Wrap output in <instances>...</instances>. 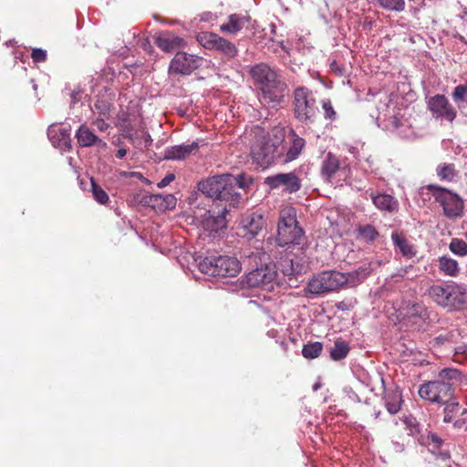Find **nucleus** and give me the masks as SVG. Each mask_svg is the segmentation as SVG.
Listing matches in <instances>:
<instances>
[{"label": "nucleus", "mask_w": 467, "mask_h": 467, "mask_svg": "<svg viewBox=\"0 0 467 467\" xmlns=\"http://www.w3.org/2000/svg\"><path fill=\"white\" fill-rule=\"evenodd\" d=\"M467 95V80L463 84L456 86L451 93L453 101L460 105V103L465 101Z\"/></svg>", "instance_id": "c03bdc74"}, {"label": "nucleus", "mask_w": 467, "mask_h": 467, "mask_svg": "<svg viewBox=\"0 0 467 467\" xmlns=\"http://www.w3.org/2000/svg\"><path fill=\"white\" fill-rule=\"evenodd\" d=\"M453 335L451 332L441 334L433 338L434 345L442 346L451 341Z\"/></svg>", "instance_id": "3c124183"}, {"label": "nucleus", "mask_w": 467, "mask_h": 467, "mask_svg": "<svg viewBox=\"0 0 467 467\" xmlns=\"http://www.w3.org/2000/svg\"><path fill=\"white\" fill-rule=\"evenodd\" d=\"M305 232L302 227H295V229L288 228L277 230L276 242L279 246L294 245L301 246L304 249L305 244Z\"/></svg>", "instance_id": "a211bd4d"}, {"label": "nucleus", "mask_w": 467, "mask_h": 467, "mask_svg": "<svg viewBox=\"0 0 467 467\" xmlns=\"http://www.w3.org/2000/svg\"><path fill=\"white\" fill-rule=\"evenodd\" d=\"M197 41L203 47L215 49L230 58L234 57L238 52L232 42L213 32H201L197 36Z\"/></svg>", "instance_id": "9b49d317"}, {"label": "nucleus", "mask_w": 467, "mask_h": 467, "mask_svg": "<svg viewBox=\"0 0 467 467\" xmlns=\"http://www.w3.org/2000/svg\"><path fill=\"white\" fill-rule=\"evenodd\" d=\"M286 90L287 84L280 76L258 90L259 100L265 105L275 108L284 101Z\"/></svg>", "instance_id": "1a4fd4ad"}, {"label": "nucleus", "mask_w": 467, "mask_h": 467, "mask_svg": "<svg viewBox=\"0 0 467 467\" xmlns=\"http://www.w3.org/2000/svg\"><path fill=\"white\" fill-rule=\"evenodd\" d=\"M451 423L453 424V427L455 429L466 430V428H467V414L458 416L457 418H455V420H453V421H451Z\"/></svg>", "instance_id": "603ef678"}, {"label": "nucleus", "mask_w": 467, "mask_h": 467, "mask_svg": "<svg viewBox=\"0 0 467 467\" xmlns=\"http://www.w3.org/2000/svg\"><path fill=\"white\" fill-rule=\"evenodd\" d=\"M455 357L459 360L461 358H466L467 359V345H461L455 348Z\"/></svg>", "instance_id": "5fc2aeb1"}, {"label": "nucleus", "mask_w": 467, "mask_h": 467, "mask_svg": "<svg viewBox=\"0 0 467 467\" xmlns=\"http://www.w3.org/2000/svg\"><path fill=\"white\" fill-rule=\"evenodd\" d=\"M154 42L159 48L166 53H172L186 45V42L182 37L171 33H165L157 36Z\"/></svg>", "instance_id": "4be33fe9"}, {"label": "nucleus", "mask_w": 467, "mask_h": 467, "mask_svg": "<svg viewBox=\"0 0 467 467\" xmlns=\"http://www.w3.org/2000/svg\"><path fill=\"white\" fill-rule=\"evenodd\" d=\"M275 266V269L277 270V273L280 275L281 279L285 280L284 285H278V287H293L296 286L297 279L296 275L299 273V271L295 267L294 261L287 254L283 255L276 262V264H272Z\"/></svg>", "instance_id": "dca6fc26"}, {"label": "nucleus", "mask_w": 467, "mask_h": 467, "mask_svg": "<svg viewBox=\"0 0 467 467\" xmlns=\"http://www.w3.org/2000/svg\"><path fill=\"white\" fill-rule=\"evenodd\" d=\"M430 297L443 307L462 308L467 305L466 288L452 284L433 285L429 288Z\"/></svg>", "instance_id": "423d86ee"}, {"label": "nucleus", "mask_w": 467, "mask_h": 467, "mask_svg": "<svg viewBox=\"0 0 467 467\" xmlns=\"http://www.w3.org/2000/svg\"><path fill=\"white\" fill-rule=\"evenodd\" d=\"M31 57L35 63H43L47 58V51L42 48H34Z\"/></svg>", "instance_id": "de8ad7c7"}, {"label": "nucleus", "mask_w": 467, "mask_h": 467, "mask_svg": "<svg viewBox=\"0 0 467 467\" xmlns=\"http://www.w3.org/2000/svg\"><path fill=\"white\" fill-rule=\"evenodd\" d=\"M331 69L336 70L338 69L337 64L336 61H333L330 65Z\"/></svg>", "instance_id": "338daca9"}, {"label": "nucleus", "mask_w": 467, "mask_h": 467, "mask_svg": "<svg viewBox=\"0 0 467 467\" xmlns=\"http://www.w3.org/2000/svg\"><path fill=\"white\" fill-rule=\"evenodd\" d=\"M372 272L371 263H362L357 269L346 275L348 284L355 285L358 283L364 281Z\"/></svg>", "instance_id": "72a5a7b5"}, {"label": "nucleus", "mask_w": 467, "mask_h": 467, "mask_svg": "<svg viewBox=\"0 0 467 467\" xmlns=\"http://www.w3.org/2000/svg\"><path fill=\"white\" fill-rule=\"evenodd\" d=\"M391 240L394 246L398 248L400 254L407 259H411L416 255L417 251L414 245L411 244L403 234L393 232L391 234Z\"/></svg>", "instance_id": "cd10ccee"}, {"label": "nucleus", "mask_w": 467, "mask_h": 467, "mask_svg": "<svg viewBox=\"0 0 467 467\" xmlns=\"http://www.w3.org/2000/svg\"><path fill=\"white\" fill-rule=\"evenodd\" d=\"M249 21V16L232 14L228 16L227 23L220 26V30L224 33L236 34L242 30Z\"/></svg>", "instance_id": "a878e982"}, {"label": "nucleus", "mask_w": 467, "mask_h": 467, "mask_svg": "<svg viewBox=\"0 0 467 467\" xmlns=\"http://www.w3.org/2000/svg\"><path fill=\"white\" fill-rule=\"evenodd\" d=\"M456 174L455 166L452 163H443L437 167V175L442 181L451 182Z\"/></svg>", "instance_id": "58836bf2"}, {"label": "nucleus", "mask_w": 467, "mask_h": 467, "mask_svg": "<svg viewBox=\"0 0 467 467\" xmlns=\"http://www.w3.org/2000/svg\"><path fill=\"white\" fill-rule=\"evenodd\" d=\"M439 377L442 381L458 380L461 378V372L455 368H444L440 372Z\"/></svg>", "instance_id": "a18cd8bd"}, {"label": "nucleus", "mask_w": 467, "mask_h": 467, "mask_svg": "<svg viewBox=\"0 0 467 467\" xmlns=\"http://www.w3.org/2000/svg\"><path fill=\"white\" fill-rule=\"evenodd\" d=\"M391 122H392V124L394 125L395 128H398L400 126V120L396 117L392 118V121Z\"/></svg>", "instance_id": "69168bd1"}, {"label": "nucleus", "mask_w": 467, "mask_h": 467, "mask_svg": "<svg viewBox=\"0 0 467 467\" xmlns=\"http://www.w3.org/2000/svg\"><path fill=\"white\" fill-rule=\"evenodd\" d=\"M427 442L429 445H432L434 449H439L443 443V440L434 432H429L427 436Z\"/></svg>", "instance_id": "09e8293b"}, {"label": "nucleus", "mask_w": 467, "mask_h": 467, "mask_svg": "<svg viewBox=\"0 0 467 467\" xmlns=\"http://www.w3.org/2000/svg\"><path fill=\"white\" fill-rule=\"evenodd\" d=\"M357 232L366 243H372L379 236L378 230L371 224L359 225Z\"/></svg>", "instance_id": "c9c22d12"}, {"label": "nucleus", "mask_w": 467, "mask_h": 467, "mask_svg": "<svg viewBox=\"0 0 467 467\" xmlns=\"http://www.w3.org/2000/svg\"><path fill=\"white\" fill-rule=\"evenodd\" d=\"M104 117L98 118L93 121V125L100 131H106L109 125L104 120Z\"/></svg>", "instance_id": "6e6d98bb"}, {"label": "nucleus", "mask_w": 467, "mask_h": 467, "mask_svg": "<svg viewBox=\"0 0 467 467\" xmlns=\"http://www.w3.org/2000/svg\"><path fill=\"white\" fill-rule=\"evenodd\" d=\"M175 180V175L173 173H168L161 182H158L157 186L159 188H164L168 186L171 182Z\"/></svg>", "instance_id": "4d7b16f0"}, {"label": "nucleus", "mask_w": 467, "mask_h": 467, "mask_svg": "<svg viewBox=\"0 0 467 467\" xmlns=\"http://www.w3.org/2000/svg\"><path fill=\"white\" fill-rule=\"evenodd\" d=\"M428 188L442 207L444 216L455 220L463 215L464 202L459 194L438 185L431 184Z\"/></svg>", "instance_id": "0eeeda50"}, {"label": "nucleus", "mask_w": 467, "mask_h": 467, "mask_svg": "<svg viewBox=\"0 0 467 467\" xmlns=\"http://www.w3.org/2000/svg\"><path fill=\"white\" fill-rule=\"evenodd\" d=\"M296 220V209L292 206H287L280 211L277 230L288 229L298 227Z\"/></svg>", "instance_id": "c756f323"}, {"label": "nucleus", "mask_w": 467, "mask_h": 467, "mask_svg": "<svg viewBox=\"0 0 467 467\" xmlns=\"http://www.w3.org/2000/svg\"><path fill=\"white\" fill-rule=\"evenodd\" d=\"M349 351V344L344 340L337 339L329 350V357L334 361H340L348 356Z\"/></svg>", "instance_id": "f704fd0d"}, {"label": "nucleus", "mask_w": 467, "mask_h": 467, "mask_svg": "<svg viewBox=\"0 0 467 467\" xmlns=\"http://www.w3.org/2000/svg\"><path fill=\"white\" fill-rule=\"evenodd\" d=\"M321 387H322L321 382H316V383L313 385V390H314V391H317Z\"/></svg>", "instance_id": "0e129e2a"}, {"label": "nucleus", "mask_w": 467, "mask_h": 467, "mask_svg": "<svg viewBox=\"0 0 467 467\" xmlns=\"http://www.w3.org/2000/svg\"><path fill=\"white\" fill-rule=\"evenodd\" d=\"M120 130L123 132V136L127 139H132V130L133 127L130 123H120L119 124Z\"/></svg>", "instance_id": "864d4df0"}, {"label": "nucleus", "mask_w": 467, "mask_h": 467, "mask_svg": "<svg viewBox=\"0 0 467 467\" xmlns=\"http://www.w3.org/2000/svg\"><path fill=\"white\" fill-rule=\"evenodd\" d=\"M427 108L431 113V116L435 119L452 122L457 116L456 109L442 94H437L429 98L427 100Z\"/></svg>", "instance_id": "ddd939ff"}, {"label": "nucleus", "mask_w": 467, "mask_h": 467, "mask_svg": "<svg viewBox=\"0 0 467 467\" xmlns=\"http://www.w3.org/2000/svg\"><path fill=\"white\" fill-rule=\"evenodd\" d=\"M253 182L252 177L244 172L237 175L223 173L199 182L198 190L218 207L232 210L237 208L244 200L238 190L245 191Z\"/></svg>", "instance_id": "f257e3e1"}, {"label": "nucleus", "mask_w": 467, "mask_h": 467, "mask_svg": "<svg viewBox=\"0 0 467 467\" xmlns=\"http://www.w3.org/2000/svg\"><path fill=\"white\" fill-rule=\"evenodd\" d=\"M78 95H79V91L74 90L71 93V103L72 104H76L78 101Z\"/></svg>", "instance_id": "052dcab7"}, {"label": "nucleus", "mask_w": 467, "mask_h": 467, "mask_svg": "<svg viewBox=\"0 0 467 467\" xmlns=\"http://www.w3.org/2000/svg\"><path fill=\"white\" fill-rule=\"evenodd\" d=\"M199 149V143L193 141L191 144L174 145L165 149L164 160L182 161Z\"/></svg>", "instance_id": "412c9836"}, {"label": "nucleus", "mask_w": 467, "mask_h": 467, "mask_svg": "<svg viewBox=\"0 0 467 467\" xmlns=\"http://www.w3.org/2000/svg\"><path fill=\"white\" fill-rule=\"evenodd\" d=\"M438 457L442 461H447L450 459V453L448 451H441L439 453Z\"/></svg>", "instance_id": "680f3d73"}, {"label": "nucleus", "mask_w": 467, "mask_h": 467, "mask_svg": "<svg viewBox=\"0 0 467 467\" xmlns=\"http://www.w3.org/2000/svg\"><path fill=\"white\" fill-rule=\"evenodd\" d=\"M144 205L155 207L161 205L164 209H172L176 205V198L172 194H150L145 195L141 201Z\"/></svg>", "instance_id": "393cba45"}, {"label": "nucleus", "mask_w": 467, "mask_h": 467, "mask_svg": "<svg viewBox=\"0 0 467 467\" xmlns=\"http://www.w3.org/2000/svg\"><path fill=\"white\" fill-rule=\"evenodd\" d=\"M127 155V150L126 149H119L116 152V157L119 160L123 159Z\"/></svg>", "instance_id": "bf43d9fd"}, {"label": "nucleus", "mask_w": 467, "mask_h": 467, "mask_svg": "<svg viewBox=\"0 0 467 467\" xmlns=\"http://www.w3.org/2000/svg\"><path fill=\"white\" fill-rule=\"evenodd\" d=\"M264 183L275 190L283 187V192L296 193L301 187V180L295 172L276 173L265 179Z\"/></svg>", "instance_id": "4468645a"}, {"label": "nucleus", "mask_w": 467, "mask_h": 467, "mask_svg": "<svg viewBox=\"0 0 467 467\" xmlns=\"http://www.w3.org/2000/svg\"><path fill=\"white\" fill-rule=\"evenodd\" d=\"M93 107L100 117H107L110 112L111 103L108 99L104 97H99L94 102Z\"/></svg>", "instance_id": "37998d69"}, {"label": "nucleus", "mask_w": 467, "mask_h": 467, "mask_svg": "<svg viewBox=\"0 0 467 467\" xmlns=\"http://www.w3.org/2000/svg\"><path fill=\"white\" fill-rule=\"evenodd\" d=\"M436 403L443 405L455 399L454 389L451 383L442 380H436Z\"/></svg>", "instance_id": "473e14b6"}, {"label": "nucleus", "mask_w": 467, "mask_h": 467, "mask_svg": "<svg viewBox=\"0 0 467 467\" xmlns=\"http://www.w3.org/2000/svg\"><path fill=\"white\" fill-rule=\"evenodd\" d=\"M373 204L380 211L389 213H394L399 210V202L390 194L378 193L374 192L369 193Z\"/></svg>", "instance_id": "5701e85b"}, {"label": "nucleus", "mask_w": 467, "mask_h": 467, "mask_svg": "<svg viewBox=\"0 0 467 467\" xmlns=\"http://www.w3.org/2000/svg\"><path fill=\"white\" fill-rule=\"evenodd\" d=\"M91 192L93 198L99 204H107L109 201V194L91 178Z\"/></svg>", "instance_id": "a19ab883"}, {"label": "nucleus", "mask_w": 467, "mask_h": 467, "mask_svg": "<svg viewBox=\"0 0 467 467\" xmlns=\"http://www.w3.org/2000/svg\"><path fill=\"white\" fill-rule=\"evenodd\" d=\"M285 150L283 136L262 137L253 145L252 155L260 166L266 167L275 161L281 162Z\"/></svg>", "instance_id": "f03ea898"}, {"label": "nucleus", "mask_w": 467, "mask_h": 467, "mask_svg": "<svg viewBox=\"0 0 467 467\" xmlns=\"http://www.w3.org/2000/svg\"><path fill=\"white\" fill-rule=\"evenodd\" d=\"M379 6L389 12L400 13L405 9V0H377Z\"/></svg>", "instance_id": "ea45409f"}, {"label": "nucleus", "mask_w": 467, "mask_h": 467, "mask_svg": "<svg viewBox=\"0 0 467 467\" xmlns=\"http://www.w3.org/2000/svg\"><path fill=\"white\" fill-rule=\"evenodd\" d=\"M290 144L285 145V150L281 162L287 163L296 160L306 147L305 139L299 137L294 130L289 134Z\"/></svg>", "instance_id": "aec40b11"}, {"label": "nucleus", "mask_w": 467, "mask_h": 467, "mask_svg": "<svg viewBox=\"0 0 467 467\" xmlns=\"http://www.w3.org/2000/svg\"><path fill=\"white\" fill-rule=\"evenodd\" d=\"M266 221L264 215L258 212H252L243 216L237 234L247 240L256 237L265 227Z\"/></svg>", "instance_id": "f8f14e48"}, {"label": "nucleus", "mask_w": 467, "mask_h": 467, "mask_svg": "<svg viewBox=\"0 0 467 467\" xmlns=\"http://www.w3.org/2000/svg\"><path fill=\"white\" fill-rule=\"evenodd\" d=\"M443 421L446 423L453 421L458 416L467 414V408L461 405L456 398L443 404Z\"/></svg>", "instance_id": "c85d7f7f"}, {"label": "nucleus", "mask_w": 467, "mask_h": 467, "mask_svg": "<svg viewBox=\"0 0 467 467\" xmlns=\"http://www.w3.org/2000/svg\"><path fill=\"white\" fill-rule=\"evenodd\" d=\"M450 251L457 256L464 257L467 255V243L460 238H452L449 244Z\"/></svg>", "instance_id": "79ce46f5"}, {"label": "nucleus", "mask_w": 467, "mask_h": 467, "mask_svg": "<svg viewBox=\"0 0 467 467\" xmlns=\"http://www.w3.org/2000/svg\"><path fill=\"white\" fill-rule=\"evenodd\" d=\"M339 167L340 161L337 157L328 152L322 161L321 174L327 181H330L339 170Z\"/></svg>", "instance_id": "7c9ffc66"}, {"label": "nucleus", "mask_w": 467, "mask_h": 467, "mask_svg": "<svg viewBox=\"0 0 467 467\" xmlns=\"http://www.w3.org/2000/svg\"><path fill=\"white\" fill-rule=\"evenodd\" d=\"M345 285H348V278L344 273L336 270L323 271L307 282L305 293L308 297L320 296L337 291Z\"/></svg>", "instance_id": "7ed1b4c3"}, {"label": "nucleus", "mask_w": 467, "mask_h": 467, "mask_svg": "<svg viewBox=\"0 0 467 467\" xmlns=\"http://www.w3.org/2000/svg\"><path fill=\"white\" fill-rule=\"evenodd\" d=\"M410 315L424 319L427 317V310L421 305L414 304L410 308Z\"/></svg>", "instance_id": "8fccbe9b"}, {"label": "nucleus", "mask_w": 467, "mask_h": 467, "mask_svg": "<svg viewBox=\"0 0 467 467\" xmlns=\"http://www.w3.org/2000/svg\"><path fill=\"white\" fill-rule=\"evenodd\" d=\"M322 108L324 109V117L329 121H334L337 119V112L334 109L332 103L329 99L322 101Z\"/></svg>", "instance_id": "49530a36"}, {"label": "nucleus", "mask_w": 467, "mask_h": 467, "mask_svg": "<svg viewBox=\"0 0 467 467\" xmlns=\"http://www.w3.org/2000/svg\"><path fill=\"white\" fill-rule=\"evenodd\" d=\"M438 267L443 275L451 277L457 276L461 271L458 262L448 255H442L438 258Z\"/></svg>", "instance_id": "2f4dec72"}, {"label": "nucleus", "mask_w": 467, "mask_h": 467, "mask_svg": "<svg viewBox=\"0 0 467 467\" xmlns=\"http://www.w3.org/2000/svg\"><path fill=\"white\" fill-rule=\"evenodd\" d=\"M323 349L321 342H308L305 344L302 348V356L307 359L317 358L320 356Z\"/></svg>", "instance_id": "e433bc0d"}, {"label": "nucleus", "mask_w": 467, "mask_h": 467, "mask_svg": "<svg viewBox=\"0 0 467 467\" xmlns=\"http://www.w3.org/2000/svg\"><path fill=\"white\" fill-rule=\"evenodd\" d=\"M119 124L120 123H127L128 121V114L127 113H123L121 116L119 117Z\"/></svg>", "instance_id": "e2e57ef3"}, {"label": "nucleus", "mask_w": 467, "mask_h": 467, "mask_svg": "<svg viewBox=\"0 0 467 467\" xmlns=\"http://www.w3.org/2000/svg\"><path fill=\"white\" fill-rule=\"evenodd\" d=\"M392 445H393L394 451L397 452H401L405 449L404 444L400 443L398 441L393 442Z\"/></svg>", "instance_id": "13d9d810"}, {"label": "nucleus", "mask_w": 467, "mask_h": 467, "mask_svg": "<svg viewBox=\"0 0 467 467\" xmlns=\"http://www.w3.org/2000/svg\"><path fill=\"white\" fill-rule=\"evenodd\" d=\"M47 137L56 148L62 150H68L71 149V138L68 129L51 125L47 129Z\"/></svg>", "instance_id": "6ab92c4d"}, {"label": "nucleus", "mask_w": 467, "mask_h": 467, "mask_svg": "<svg viewBox=\"0 0 467 467\" xmlns=\"http://www.w3.org/2000/svg\"><path fill=\"white\" fill-rule=\"evenodd\" d=\"M202 61V57L188 54L185 52H177L171 59L169 66V74L171 76H188L197 69Z\"/></svg>", "instance_id": "9d476101"}, {"label": "nucleus", "mask_w": 467, "mask_h": 467, "mask_svg": "<svg viewBox=\"0 0 467 467\" xmlns=\"http://www.w3.org/2000/svg\"><path fill=\"white\" fill-rule=\"evenodd\" d=\"M436 392H437V387H436V380L435 381H429L425 384H422L420 387L419 389V395L421 399L436 402Z\"/></svg>", "instance_id": "4c0bfd02"}, {"label": "nucleus", "mask_w": 467, "mask_h": 467, "mask_svg": "<svg viewBox=\"0 0 467 467\" xmlns=\"http://www.w3.org/2000/svg\"><path fill=\"white\" fill-rule=\"evenodd\" d=\"M293 113L300 123L313 124L318 115L317 99L309 88L297 87L293 93Z\"/></svg>", "instance_id": "20e7f679"}, {"label": "nucleus", "mask_w": 467, "mask_h": 467, "mask_svg": "<svg viewBox=\"0 0 467 467\" xmlns=\"http://www.w3.org/2000/svg\"><path fill=\"white\" fill-rule=\"evenodd\" d=\"M75 137L81 148L95 147L98 152H104L108 144L97 136L87 125L82 124L76 131Z\"/></svg>", "instance_id": "f3484780"}, {"label": "nucleus", "mask_w": 467, "mask_h": 467, "mask_svg": "<svg viewBox=\"0 0 467 467\" xmlns=\"http://www.w3.org/2000/svg\"><path fill=\"white\" fill-rule=\"evenodd\" d=\"M245 283L250 288L259 287L266 291H274L278 285H284L285 280L272 264L262 265L251 270L245 277Z\"/></svg>", "instance_id": "6e6552de"}, {"label": "nucleus", "mask_w": 467, "mask_h": 467, "mask_svg": "<svg viewBox=\"0 0 467 467\" xmlns=\"http://www.w3.org/2000/svg\"><path fill=\"white\" fill-rule=\"evenodd\" d=\"M383 400L389 413L394 415L400 410L403 400L400 388L385 389Z\"/></svg>", "instance_id": "b1692460"}, {"label": "nucleus", "mask_w": 467, "mask_h": 467, "mask_svg": "<svg viewBox=\"0 0 467 467\" xmlns=\"http://www.w3.org/2000/svg\"><path fill=\"white\" fill-rule=\"evenodd\" d=\"M410 423V426L411 427L410 431L413 432V429H418V424H412L410 421H408Z\"/></svg>", "instance_id": "774afa93"}, {"label": "nucleus", "mask_w": 467, "mask_h": 467, "mask_svg": "<svg viewBox=\"0 0 467 467\" xmlns=\"http://www.w3.org/2000/svg\"><path fill=\"white\" fill-rule=\"evenodd\" d=\"M241 269L239 260L228 255L206 256L199 263V270L202 273L217 278L236 276Z\"/></svg>", "instance_id": "39448f33"}, {"label": "nucleus", "mask_w": 467, "mask_h": 467, "mask_svg": "<svg viewBox=\"0 0 467 467\" xmlns=\"http://www.w3.org/2000/svg\"><path fill=\"white\" fill-rule=\"evenodd\" d=\"M253 83L257 90L282 76L275 68L266 63H258L249 71Z\"/></svg>", "instance_id": "2eb2a0df"}, {"label": "nucleus", "mask_w": 467, "mask_h": 467, "mask_svg": "<svg viewBox=\"0 0 467 467\" xmlns=\"http://www.w3.org/2000/svg\"><path fill=\"white\" fill-rule=\"evenodd\" d=\"M230 211L228 208H221L218 210L217 215H209L204 222L205 227L215 233L225 229L227 227L226 214Z\"/></svg>", "instance_id": "bb28decb"}]
</instances>
